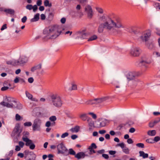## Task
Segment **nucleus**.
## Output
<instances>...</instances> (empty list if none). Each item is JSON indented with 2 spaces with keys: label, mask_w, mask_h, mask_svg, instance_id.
<instances>
[{
  "label": "nucleus",
  "mask_w": 160,
  "mask_h": 160,
  "mask_svg": "<svg viewBox=\"0 0 160 160\" xmlns=\"http://www.w3.org/2000/svg\"><path fill=\"white\" fill-rule=\"evenodd\" d=\"M62 32L61 28L56 25L51 26L47 28H45L43 30V33L44 34H49L52 33L50 37L47 36V38L48 39H54L58 37Z\"/></svg>",
  "instance_id": "1"
},
{
  "label": "nucleus",
  "mask_w": 160,
  "mask_h": 160,
  "mask_svg": "<svg viewBox=\"0 0 160 160\" xmlns=\"http://www.w3.org/2000/svg\"><path fill=\"white\" fill-rule=\"evenodd\" d=\"M53 105L57 108H60L62 104V101L61 97L58 94H55L50 96Z\"/></svg>",
  "instance_id": "2"
},
{
  "label": "nucleus",
  "mask_w": 160,
  "mask_h": 160,
  "mask_svg": "<svg viewBox=\"0 0 160 160\" xmlns=\"http://www.w3.org/2000/svg\"><path fill=\"white\" fill-rule=\"evenodd\" d=\"M112 18L111 20V23L112 26V29L114 28H125V25L122 22L121 19L118 17Z\"/></svg>",
  "instance_id": "3"
},
{
  "label": "nucleus",
  "mask_w": 160,
  "mask_h": 160,
  "mask_svg": "<svg viewBox=\"0 0 160 160\" xmlns=\"http://www.w3.org/2000/svg\"><path fill=\"white\" fill-rule=\"evenodd\" d=\"M112 27L111 24L109 23V22H104V23L100 24L98 28V32L99 33L102 32L104 28H105L108 31H110L112 29Z\"/></svg>",
  "instance_id": "4"
},
{
  "label": "nucleus",
  "mask_w": 160,
  "mask_h": 160,
  "mask_svg": "<svg viewBox=\"0 0 160 160\" xmlns=\"http://www.w3.org/2000/svg\"><path fill=\"white\" fill-rule=\"evenodd\" d=\"M85 11L87 14V18L90 19L92 18L94 12L92 8L89 5H87L85 8Z\"/></svg>",
  "instance_id": "5"
},
{
  "label": "nucleus",
  "mask_w": 160,
  "mask_h": 160,
  "mask_svg": "<svg viewBox=\"0 0 160 160\" xmlns=\"http://www.w3.org/2000/svg\"><path fill=\"white\" fill-rule=\"evenodd\" d=\"M115 17L114 15L113 14H109L108 15L103 14L99 18L103 22H106L110 21L111 20H112L113 18Z\"/></svg>",
  "instance_id": "6"
},
{
  "label": "nucleus",
  "mask_w": 160,
  "mask_h": 160,
  "mask_svg": "<svg viewBox=\"0 0 160 160\" xmlns=\"http://www.w3.org/2000/svg\"><path fill=\"white\" fill-rule=\"evenodd\" d=\"M41 123L40 120L37 119L34 120V123L32 125L33 130L34 131L38 130L39 131L40 130V126L39 124Z\"/></svg>",
  "instance_id": "7"
},
{
  "label": "nucleus",
  "mask_w": 160,
  "mask_h": 160,
  "mask_svg": "<svg viewBox=\"0 0 160 160\" xmlns=\"http://www.w3.org/2000/svg\"><path fill=\"white\" fill-rule=\"evenodd\" d=\"M4 100L5 102L8 103L16 104V105H18V107L21 106L20 104H17V102L16 101L15 99L13 98L6 96L4 99Z\"/></svg>",
  "instance_id": "8"
},
{
  "label": "nucleus",
  "mask_w": 160,
  "mask_h": 160,
  "mask_svg": "<svg viewBox=\"0 0 160 160\" xmlns=\"http://www.w3.org/2000/svg\"><path fill=\"white\" fill-rule=\"evenodd\" d=\"M57 149L58 153H63L66 151H68L63 144L61 143L57 146Z\"/></svg>",
  "instance_id": "9"
},
{
  "label": "nucleus",
  "mask_w": 160,
  "mask_h": 160,
  "mask_svg": "<svg viewBox=\"0 0 160 160\" xmlns=\"http://www.w3.org/2000/svg\"><path fill=\"white\" fill-rule=\"evenodd\" d=\"M151 35L150 32L149 31H148L140 37V38L142 41L146 42L149 40Z\"/></svg>",
  "instance_id": "10"
},
{
  "label": "nucleus",
  "mask_w": 160,
  "mask_h": 160,
  "mask_svg": "<svg viewBox=\"0 0 160 160\" xmlns=\"http://www.w3.org/2000/svg\"><path fill=\"white\" fill-rule=\"evenodd\" d=\"M140 49L138 48H135L132 49L130 52L131 54L134 57L138 56L140 53Z\"/></svg>",
  "instance_id": "11"
},
{
  "label": "nucleus",
  "mask_w": 160,
  "mask_h": 160,
  "mask_svg": "<svg viewBox=\"0 0 160 160\" xmlns=\"http://www.w3.org/2000/svg\"><path fill=\"white\" fill-rule=\"evenodd\" d=\"M27 61V58L24 57H20L18 60H17V66L21 65L26 63Z\"/></svg>",
  "instance_id": "12"
},
{
  "label": "nucleus",
  "mask_w": 160,
  "mask_h": 160,
  "mask_svg": "<svg viewBox=\"0 0 160 160\" xmlns=\"http://www.w3.org/2000/svg\"><path fill=\"white\" fill-rule=\"evenodd\" d=\"M26 142L25 145L26 146H29L31 149H34L35 147V145L32 142V141H23Z\"/></svg>",
  "instance_id": "13"
},
{
  "label": "nucleus",
  "mask_w": 160,
  "mask_h": 160,
  "mask_svg": "<svg viewBox=\"0 0 160 160\" xmlns=\"http://www.w3.org/2000/svg\"><path fill=\"white\" fill-rule=\"evenodd\" d=\"M4 12L7 15H9L11 17L13 16L15 13L14 10L11 8L5 9Z\"/></svg>",
  "instance_id": "14"
},
{
  "label": "nucleus",
  "mask_w": 160,
  "mask_h": 160,
  "mask_svg": "<svg viewBox=\"0 0 160 160\" xmlns=\"http://www.w3.org/2000/svg\"><path fill=\"white\" fill-rule=\"evenodd\" d=\"M97 146L94 143H92L91 145L88 148V149L89 150L90 154H92L96 153L95 151L94 150V149H96Z\"/></svg>",
  "instance_id": "15"
},
{
  "label": "nucleus",
  "mask_w": 160,
  "mask_h": 160,
  "mask_svg": "<svg viewBox=\"0 0 160 160\" xmlns=\"http://www.w3.org/2000/svg\"><path fill=\"white\" fill-rule=\"evenodd\" d=\"M136 74L134 72H129L126 75L127 78L129 80H132L134 79Z\"/></svg>",
  "instance_id": "16"
},
{
  "label": "nucleus",
  "mask_w": 160,
  "mask_h": 160,
  "mask_svg": "<svg viewBox=\"0 0 160 160\" xmlns=\"http://www.w3.org/2000/svg\"><path fill=\"white\" fill-rule=\"evenodd\" d=\"M110 121L106 119H103L100 122V126L101 127H104L106 125H108Z\"/></svg>",
  "instance_id": "17"
},
{
  "label": "nucleus",
  "mask_w": 160,
  "mask_h": 160,
  "mask_svg": "<svg viewBox=\"0 0 160 160\" xmlns=\"http://www.w3.org/2000/svg\"><path fill=\"white\" fill-rule=\"evenodd\" d=\"M22 140H30L28 138L29 133L28 131H24L22 132Z\"/></svg>",
  "instance_id": "18"
},
{
  "label": "nucleus",
  "mask_w": 160,
  "mask_h": 160,
  "mask_svg": "<svg viewBox=\"0 0 160 160\" xmlns=\"http://www.w3.org/2000/svg\"><path fill=\"white\" fill-rule=\"evenodd\" d=\"M85 156V154L83 152H80L77 153L75 156V158L79 159L81 158H84Z\"/></svg>",
  "instance_id": "19"
},
{
  "label": "nucleus",
  "mask_w": 160,
  "mask_h": 160,
  "mask_svg": "<svg viewBox=\"0 0 160 160\" xmlns=\"http://www.w3.org/2000/svg\"><path fill=\"white\" fill-rule=\"evenodd\" d=\"M6 107L9 108H17L19 109L22 108V106L18 107V105H16V104L10 103L8 102H7Z\"/></svg>",
  "instance_id": "20"
},
{
  "label": "nucleus",
  "mask_w": 160,
  "mask_h": 160,
  "mask_svg": "<svg viewBox=\"0 0 160 160\" xmlns=\"http://www.w3.org/2000/svg\"><path fill=\"white\" fill-rule=\"evenodd\" d=\"M17 60H10L6 62V63L8 65H10L13 66H17Z\"/></svg>",
  "instance_id": "21"
},
{
  "label": "nucleus",
  "mask_w": 160,
  "mask_h": 160,
  "mask_svg": "<svg viewBox=\"0 0 160 160\" xmlns=\"http://www.w3.org/2000/svg\"><path fill=\"white\" fill-rule=\"evenodd\" d=\"M39 15L40 14L39 13H37L35 15L34 18L31 19V22H34L38 21L39 19Z\"/></svg>",
  "instance_id": "22"
},
{
  "label": "nucleus",
  "mask_w": 160,
  "mask_h": 160,
  "mask_svg": "<svg viewBox=\"0 0 160 160\" xmlns=\"http://www.w3.org/2000/svg\"><path fill=\"white\" fill-rule=\"evenodd\" d=\"M107 98L106 97H103L95 99L96 104L101 103L102 102L106 100Z\"/></svg>",
  "instance_id": "23"
},
{
  "label": "nucleus",
  "mask_w": 160,
  "mask_h": 160,
  "mask_svg": "<svg viewBox=\"0 0 160 160\" xmlns=\"http://www.w3.org/2000/svg\"><path fill=\"white\" fill-rule=\"evenodd\" d=\"M25 94L26 97L32 101H35V98H33V96L32 94H30L27 91H26Z\"/></svg>",
  "instance_id": "24"
},
{
  "label": "nucleus",
  "mask_w": 160,
  "mask_h": 160,
  "mask_svg": "<svg viewBox=\"0 0 160 160\" xmlns=\"http://www.w3.org/2000/svg\"><path fill=\"white\" fill-rule=\"evenodd\" d=\"M42 64H39L37 65L34 66L31 68V71L32 72H34L35 70L37 69H40L41 68Z\"/></svg>",
  "instance_id": "25"
},
{
  "label": "nucleus",
  "mask_w": 160,
  "mask_h": 160,
  "mask_svg": "<svg viewBox=\"0 0 160 160\" xmlns=\"http://www.w3.org/2000/svg\"><path fill=\"white\" fill-rule=\"evenodd\" d=\"M81 8V5L80 4H78L77 5L76 7V9L77 11V12L78 13L80 14V16H82L83 15V13L81 12H80V10Z\"/></svg>",
  "instance_id": "26"
},
{
  "label": "nucleus",
  "mask_w": 160,
  "mask_h": 160,
  "mask_svg": "<svg viewBox=\"0 0 160 160\" xmlns=\"http://www.w3.org/2000/svg\"><path fill=\"white\" fill-rule=\"evenodd\" d=\"M140 156H142L143 158H148V154L147 153H145L143 151H140L139 152Z\"/></svg>",
  "instance_id": "27"
},
{
  "label": "nucleus",
  "mask_w": 160,
  "mask_h": 160,
  "mask_svg": "<svg viewBox=\"0 0 160 160\" xmlns=\"http://www.w3.org/2000/svg\"><path fill=\"white\" fill-rule=\"evenodd\" d=\"M81 33V38L83 39L87 38L88 36V34L85 32L84 31H82Z\"/></svg>",
  "instance_id": "28"
},
{
  "label": "nucleus",
  "mask_w": 160,
  "mask_h": 160,
  "mask_svg": "<svg viewBox=\"0 0 160 160\" xmlns=\"http://www.w3.org/2000/svg\"><path fill=\"white\" fill-rule=\"evenodd\" d=\"M79 127L78 126H75L74 128H71V131L73 132H78L79 131Z\"/></svg>",
  "instance_id": "29"
},
{
  "label": "nucleus",
  "mask_w": 160,
  "mask_h": 160,
  "mask_svg": "<svg viewBox=\"0 0 160 160\" xmlns=\"http://www.w3.org/2000/svg\"><path fill=\"white\" fill-rule=\"evenodd\" d=\"M156 134V132L155 130L149 131L148 132V134L149 136H154Z\"/></svg>",
  "instance_id": "30"
},
{
  "label": "nucleus",
  "mask_w": 160,
  "mask_h": 160,
  "mask_svg": "<svg viewBox=\"0 0 160 160\" xmlns=\"http://www.w3.org/2000/svg\"><path fill=\"white\" fill-rule=\"evenodd\" d=\"M77 1L82 5H84L88 3V0H77Z\"/></svg>",
  "instance_id": "31"
},
{
  "label": "nucleus",
  "mask_w": 160,
  "mask_h": 160,
  "mask_svg": "<svg viewBox=\"0 0 160 160\" xmlns=\"http://www.w3.org/2000/svg\"><path fill=\"white\" fill-rule=\"evenodd\" d=\"M95 99H91L87 101L86 103L87 104H96Z\"/></svg>",
  "instance_id": "32"
},
{
  "label": "nucleus",
  "mask_w": 160,
  "mask_h": 160,
  "mask_svg": "<svg viewBox=\"0 0 160 160\" xmlns=\"http://www.w3.org/2000/svg\"><path fill=\"white\" fill-rule=\"evenodd\" d=\"M98 38L97 36L95 35H94L91 36L88 39V41H92L93 40H96Z\"/></svg>",
  "instance_id": "33"
},
{
  "label": "nucleus",
  "mask_w": 160,
  "mask_h": 160,
  "mask_svg": "<svg viewBox=\"0 0 160 160\" xmlns=\"http://www.w3.org/2000/svg\"><path fill=\"white\" fill-rule=\"evenodd\" d=\"M80 118L83 121H86L87 118V116L86 114H81L80 116Z\"/></svg>",
  "instance_id": "34"
},
{
  "label": "nucleus",
  "mask_w": 160,
  "mask_h": 160,
  "mask_svg": "<svg viewBox=\"0 0 160 160\" xmlns=\"http://www.w3.org/2000/svg\"><path fill=\"white\" fill-rule=\"evenodd\" d=\"M44 5L46 7L49 6L51 7L52 6L51 3H49L48 0H46L44 1Z\"/></svg>",
  "instance_id": "35"
},
{
  "label": "nucleus",
  "mask_w": 160,
  "mask_h": 160,
  "mask_svg": "<svg viewBox=\"0 0 160 160\" xmlns=\"http://www.w3.org/2000/svg\"><path fill=\"white\" fill-rule=\"evenodd\" d=\"M140 63L143 65H145L146 64H150L151 62L150 61L142 60L140 62Z\"/></svg>",
  "instance_id": "36"
},
{
  "label": "nucleus",
  "mask_w": 160,
  "mask_h": 160,
  "mask_svg": "<svg viewBox=\"0 0 160 160\" xmlns=\"http://www.w3.org/2000/svg\"><path fill=\"white\" fill-rule=\"evenodd\" d=\"M95 8H96V10L97 11V12L98 13H99L100 14H102L103 13V10L102 8H101L97 7H96Z\"/></svg>",
  "instance_id": "37"
},
{
  "label": "nucleus",
  "mask_w": 160,
  "mask_h": 160,
  "mask_svg": "<svg viewBox=\"0 0 160 160\" xmlns=\"http://www.w3.org/2000/svg\"><path fill=\"white\" fill-rule=\"evenodd\" d=\"M77 89V86L76 84H72V87L71 88H69V90L70 91L73 90H76Z\"/></svg>",
  "instance_id": "38"
},
{
  "label": "nucleus",
  "mask_w": 160,
  "mask_h": 160,
  "mask_svg": "<svg viewBox=\"0 0 160 160\" xmlns=\"http://www.w3.org/2000/svg\"><path fill=\"white\" fill-rule=\"evenodd\" d=\"M32 124V123L30 122H26L23 124L25 127H30L31 126Z\"/></svg>",
  "instance_id": "39"
},
{
  "label": "nucleus",
  "mask_w": 160,
  "mask_h": 160,
  "mask_svg": "<svg viewBox=\"0 0 160 160\" xmlns=\"http://www.w3.org/2000/svg\"><path fill=\"white\" fill-rule=\"evenodd\" d=\"M69 154L70 155H75V152L72 148L70 149L69 151Z\"/></svg>",
  "instance_id": "40"
},
{
  "label": "nucleus",
  "mask_w": 160,
  "mask_h": 160,
  "mask_svg": "<svg viewBox=\"0 0 160 160\" xmlns=\"http://www.w3.org/2000/svg\"><path fill=\"white\" fill-rule=\"evenodd\" d=\"M49 119L52 122H54L56 120L57 118L55 116H52L49 118Z\"/></svg>",
  "instance_id": "41"
},
{
  "label": "nucleus",
  "mask_w": 160,
  "mask_h": 160,
  "mask_svg": "<svg viewBox=\"0 0 160 160\" xmlns=\"http://www.w3.org/2000/svg\"><path fill=\"white\" fill-rule=\"evenodd\" d=\"M88 114L91 115L92 118L94 119H95L97 118V117L96 115L93 112H89L88 113Z\"/></svg>",
  "instance_id": "42"
},
{
  "label": "nucleus",
  "mask_w": 160,
  "mask_h": 160,
  "mask_svg": "<svg viewBox=\"0 0 160 160\" xmlns=\"http://www.w3.org/2000/svg\"><path fill=\"white\" fill-rule=\"evenodd\" d=\"M136 145L137 147H138L139 148H143L144 147V144L142 143H137L136 144Z\"/></svg>",
  "instance_id": "43"
},
{
  "label": "nucleus",
  "mask_w": 160,
  "mask_h": 160,
  "mask_svg": "<svg viewBox=\"0 0 160 160\" xmlns=\"http://www.w3.org/2000/svg\"><path fill=\"white\" fill-rule=\"evenodd\" d=\"M123 151L125 153L128 154L129 153V149L127 148L123 149Z\"/></svg>",
  "instance_id": "44"
},
{
  "label": "nucleus",
  "mask_w": 160,
  "mask_h": 160,
  "mask_svg": "<svg viewBox=\"0 0 160 160\" xmlns=\"http://www.w3.org/2000/svg\"><path fill=\"white\" fill-rule=\"evenodd\" d=\"M16 120L17 121H20L21 120V116L19 115L18 114H17L15 116Z\"/></svg>",
  "instance_id": "45"
},
{
  "label": "nucleus",
  "mask_w": 160,
  "mask_h": 160,
  "mask_svg": "<svg viewBox=\"0 0 160 160\" xmlns=\"http://www.w3.org/2000/svg\"><path fill=\"white\" fill-rule=\"evenodd\" d=\"M153 6L157 9L160 6V4L158 2H154Z\"/></svg>",
  "instance_id": "46"
},
{
  "label": "nucleus",
  "mask_w": 160,
  "mask_h": 160,
  "mask_svg": "<svg viewBox=\"0 0 160 160\" xmlns=\"http://www.w3.org/2000/svg\"><path fill=\"white\" fill-rule=\"evenodd\" d=\"M24 153L25 155L24 158H26L27 156L29 154V151L28 150H26L24 151Z\"/></svg>",
  "instance_id": "47"
},
{
  "label": "nucleus",
  "mask_w": 160,
  "mask_h": 160,
  "mask_svg": "<svg viewBox=\"0 0 160 160\" xmlns=\"http://www.w3.org/2000/svg\"><path fill=\"white\" fill-rule=\"evenodd\" d=\"M32 6L31 4H28L26 6V8L29 10H31L32 9Z\"/></svg>",
  "instance_id": "48"
},
{
  "label": "nucleus",
  "mask_w": 160,
  "mask_h": 160,
  "mask_svg": "<svg viewBox=\"0 0 160 160\" xmlns=\"http://www.w3.org/2000/svg\"><path fill=\"white\" fill-rule=\"evenodd\" d=\"M154 123L156 125L157 123H158L160 122V118H157L155 120H154L153 121Z\"/></svg>",
  "instance_id": "49"
},
{
  "label": "nucleus",
  "mask_w": 160,
  "mask_h": 160,
  "mask_svg": "<svg viewBox=\"0 0 160 160\" xmlns=\"http://www.w3.org/2000/svg\"><path fill=\"white\" fill-rule=\"evenodd\" d=\"M69 135V134L68 132H65L62 134V135L61 136V137L62 138H64L65 137H67Z\"/></svg>",
  "instance_id": "50"
},
{
  "label": "nucleus",
  "mask_w": 160,
  "mask_h": 160,
  "mask_svg": "<svg viewBox=\"0 0 160 160\" xmlns=\"http://www.w3.org/2000/svg\"><path fill=\"white\" fill-rule=\"evenodd\" d=\"M160 140V137L159 136H156L153 139L148 138L146 140Z\"/></svg>",
  "instance_id": "51"
},
{
  "label": "nucleus",
  "mask_w": 160,
  "mask_h": 160,
  "mask_svg": "<svg viewBox=\"0 0 160 160\" xmlns=\"http://www.w3.org/2000/svg\"><path fill=\"white\" fill-rule=\"evenodd\" d=\"M19 131V128L18 127H15L13 130V131L14 132L15 134H17L18 133Z\"/></svg>",
  "instance_id": "52"
},
{
  "label": "nucleus",
  "mask_w": 160,
  "mask_h": 160,
  "mask_svg": "<svg viewBox=\"0 0 160 160\" xmlns=\"http://www.w3.org/2000/svg\"><path fill=\"white\" fill-rule=\"evenodd\" d=\"M109 153L111 155H114L116 153V151H115L110 150L109 151Z\"/></svg>",
  "instance_id": "53"
},
{
  "label": "nucleus",
  "mask_w": 160,
  "mask_h": 160,
  "mask_svg": "<svg viewBox=\"0 0 160 160\" xmlns=\"http://www.w3.org/2000/svg\"><path fill=\"white\" fill-rule=\"evenodd\" d=\"M33 78L32 77L28 79V82L30 83H32L33 82Z\"/></svg>",
  "instance_id": "54"
},
{
  "label": "nucleus",
  "mask_w": 160,
  "mask_h": 160,
  "mask_svg": "<svg viewBox=\"0 0 160 160\" xmlns=\"http://www.w3.org/2000/svg\"><path fill=\"white\" fill-rule=\"evenodd\" d=\"M27 19V17L26 16H25L23 17V18L21 20L22 22L23 23H25L26 22Z\"/></svg>",
  "instance_id": "55"
},
{
  "label": "nucleus",
  "mask_w": 160,
  "mask_h": 160,
  "mask_svg": "<svg viewBox=\"0 0 160 160\" xmlns=\"http://www.w3.org/2000/svg\"><path fill=\"white\" fill-rule=\"evenodd\" d=\"M19 78L18 77H16L14 79V82L15 83H17L19 82Z\"/></svg>",
  "instance_id": "56"
},
{
  "label": "nucleus",
  "mask_w": 160,
  "mask_h": 160,
  "mask_svg": "<svg viewBox=\"0 0 160 160\" xmlns=\"http://www.w3.org/2000/svg\"><path fill=\"white\" fill-rule=\"evenodd\" d=\"M42 4L41 0H38L37 2V4L38 6H40Z\"/></svg>",
  "instance_id": "57"
},
{
  "label": "nucleus",
  "mask_w": 160,
  "mask_h": 160,
  "mask_svg": "<svg viewBox=\"0 0 160 160\" xmlns=\"http://www.w3.org/2000/svg\"><path fill=\"white\" fill-rule=\"evenodd\" d=\"M155 125L154 123L153 122H149V126L151 128H152Z\"/></svg>",
  "instance_id": "58"
},
{
  "label": "nucleus",
  "mask_w": 160,
  "mask_h": 160,
  "mask_svg": "<svg viewBox=\"0 0 160 160\" xmlns=\"http://www.w3.org/2000/svg\"><path fill=\"white\" fill-rule=\"evenodd\" d=\"M8 88H9L8 87L4 86L1 88V90L2 91H5L7 90Z\"/></svg>",
  "instance_id": "59"
},
{
  "label": "nucleus",
  "mask_w": 160,
  "mask_h": 160,
  "mask_svg": "<svg viewBox=\"0 0 160 160\" xmlns=\"http://www.w3.org/2000/svg\"><path fill=\"white\" fill-rule=\"evenodd\" d=\"M7 28V24H5L2 26V28H1V31L5 29H6Z\"/></svg>",
  "instance_id": "60"
},
{
  "label": "nucleus",
  "mask_w": 160,
  "mask_h": 160,
  "mask_svg": "<svg viewBox=\"0 0 160 160\" xmlns=\"http://www.w3.org/2000/svg\"><path fill=\"white\" fill-rule=\"evenodd\" d=\"M32 7L33 8H32V9H33V11L34 12H36L38 9V7L37 6V5H35L33 6H32Z\"/></svg>",
  "instance_id": "61"
},
{
  "label": "nucleus",
  "mask_w": 160,
  "mask_h": 160,
  "mask_svg": "<svg viewBox=\"0 0 160 160\" xmlns=\"http://www.w3.org/2000/svg\"><path fill=\"white\" fill-rule=\"evenodd\" d=\"M102 156L106 159H108L109 158V156L108 154H102Z\"/></svg>",
  "instance_id": "62"
},
{
  "label": "nucleus",
  "mask_w": 160,
  "mask_h": 160,
  "mask_svg": "<svg viewBox=\"0 0 160 160\" xmlns=\"http://www.w3.org/2000/svg\"><path fill=\"white\" fill-rule=\"evenodd\" d=\"M51 122H50V121H47L46 122V124H45V126L47 127H49L50 126H51Z\"/></svg>",
  "instance_id": "63"
},
{
  "label": "nucleus",
  "mask_w": 160,
  "mask_h": 160,
  "mask_svg": "<svg viewBox=\"0 0 160 160\" xmlns=\"http://www.w3.org/2000/svg\"><path fill=\"white\" fill-rule=\"evenodd\" d=\"M61 22L62 24H64L66 21V19L65 18H62L61 19Z\"/></svg>",
  "instance_id": "64"
}]
</instances>
